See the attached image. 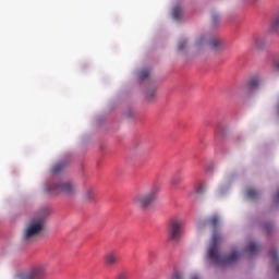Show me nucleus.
<instances>
[{"label":"nucleus","mask_w":279,"mask_h":279,"mask_svg":"<svg viewBox=\"0 0 279 279\" xmlns=\"http://www.w3.org/2000/svg\"><path fill=\"white\" fill-rule=\"evenodd\" d=\"M83 199L85 202H93V199H95V190L87 189L83 194Z\"/></svg>","instance_id":"obj_12"},{"label":"nucleus","mask_w":279,"mask_h":279,"mask_svg":"<svg viewBox=\"0 0 279 279\" xmlns=\"http://www.w3.org/2000/svg\"><path fill=\"white\" fill-rule=\"evenodd\" d=\"M180 16H182V8L175 7L172 10V17L174 19V21H180Z\"/></svg>","instance_id":"obj_15"},{"label":"nucleus","mask_w":279,"mask_h":279,"mask_svg":"<svg viewBox=\"0 0 279 279\" xmlns=\"http://www.w3.org/2000/svg\"><path fill=\"white\" fill-rule=\"evenodd\" d=\"M213 241H214L215 247H217V245H219V243H221V235L215 234L213 238Z\"/></svg>","instance_id":"obj_21"},{"label":"nucleus","mask_w":279,"mask_h":279,"mask_svg":"<svg viewBox=\"0 0 279 279\" xmlns=\"http://www.w3.org/2000/svg\"><path fill=\"white\" fill-rule=\"evenodd\" d=\"M205 259L207 263H210V245H208L206 248Z\"/></svg>","instance_id":"obj_24"},{"label":"nucleus","mask_w":279,"mask_h":279,"mask_svg":"<svg viewBox=\"0 0 279 279\" xmlns=\"http://www.w3.org/2000/svg\"><path fill=\"white\" fill-rule=\"evenodd\" d=\"M246 252H248V254H256V252H258V245H256V243H251L246 250Z\"/></svg>","instance_id":"obj_17"},{"label":"nucleus","mask_w":279,"mask_h":279,"mask_svg":"<svg viewBox=\"0 0 279 279\" xmlns=\"http://www.w3.org/2000/svg\"><path fill=\"white\" fill-rule=\"evenodd\" d=\"M228 49V44L226 40L219 36H211L210 38V54L221 56L223 51Z\"/></svg>","instance_id":"obj_7"},{"label":"nucleus","mask_w":279,"mask_h":279,"mask_svg":"<svg viewBox=\"0 0 279 279\" xmlns=\"http://www.w3.org/2000/svg\"><path fill=\"white\" fill-rule=\"evenodd\" d=\"M218 221H219V219H217V218H213V220H211V222L214 223V226H217Z\"/></svg>","instance_id":"obj_26"},{"label":"nucleus","mask_w":279,"mask_h":279,"mask_svg":"<svg viewBox=\"0 0 279 279\" xmlns=\"http://www.w3.org/2000/svg\"><path fill=\"white\" fill-rule=\"evenodd\" d=\"M275 65L279 69V61Z\"/></svg>","instance_id":"obj_29"},{"label":"nucleus","mask_w":279,"mask_h":279,"mask_svg":"<svg viewBox=\"0 0 279 279\" xmlns=\"http://www.w3.org/2000/svg\"><path fill=\"white\" fill-rule=\"evenodd\" d=\"M258 86H260V78H251L247 83V88H250V90H256Z\"/></svg>","instance_id":"obj_13"},{"label":"nucleus","mask_w":279,"mask_h":279,"mask_svg":"<svg viewBox=\"0 0 279 279\" xmlns=\"http://www.w3.org/2000/svg\"><path fill=\"white\" fill-rule=\"evenodd\" d=\"M272 258H278V255H277V254H274V255H272Z\"/></svg>","instance_id":"obj_28"},{"label":"nucleus","mask_w":279,"mask_h":279,"mask_svg":"<svg viewBox=\"0 0 279 279\" xmlns=\"http://www.w3.org/2000/svg\"><path fill=\"white\" fill-rule=\"evenodd\" d=\"M206 193V183L198 182L194 185L193 190L189 193L190 199L192 202H199L202 196Z\"/></svg>","instance_id":"obj_8"},{"label":"nucleus","mask_w":279,"mask_h":279,"mask_svg":"<svg viewBox=\"0 0 279 279\" xmlns=\"http://www.w3.org/2000/svg\"><path fill=\"white\" fill-rule=\"evenodd\" d=\"M277 271H279V264L277 265Z\"/></svg>","instance_id":"obj_31"},{"label":"nucleus","mask_w":279,"mask_h":279,"mask_svg":"<svg viewBox=\"0 0 279 279\" xmlns=\"http://www.w3.org/2000/svg\"><path fill=\"white\" fill-rule=\"evenodd\" d=\"M130 278V275H128V272L125 271H121L117 275L116 279H128Z\"/></svg>","instance_id":"obj_22"},{"label":"nucleus","mask_w":279,"mask_h":279,"mask_svg":"<svg viewBox=\"0 0 279 279\" xmlns=\"http://www.w3.org/2000/svg\"><path fill=\"white\" fill-rule=\"evenodd\" d=\"M247 195L251 199H256V197H258V192H256L254 189H250L247 191Z\"/></svg>","instance_id":"obj_19"},{"label":"nucleus","mask_w":279,"mask_h":279,"mask_svg":"<svg viewBox=\"0 0 279 279\" xmlns=\"http://www.w3.org/2000/svg\"><path fill=\"white\" fill-rule=\"evenodd\" d=\"M66 167H69V162L61 160L52 166L51 171L52 173H62Z\"/></svg>","instance_id":"obj_11"},{"label":"nucleus","mask_w":279,"mask_h":279,"mask_svg":"<svg viewBox=\"0 0 279 279\" xmlns=\"http://www.w3.org/2000/svg\"><path fill=\"white\" fill-rule=\"evenodd\" d=\"M140 80H147L149 77V69H144L140 72Z\"/></svg>","instance_id":"obj_18"},{"label":"nucleus","mask_w":279,"mask_h":279,"mask_svg":"<svg viewBox=\"0 0 279 279\" xmlns=\"http://www.w3.org/2000/svg\"><path fill=\"white\" fill-rule=\"evenodd\" d=\"M48 268L49 263L39 262L33 265L27 272L21 275L20 279H43L47 276Z\"/></svg>","instance_id":"obj_5"},{"label":"nucleus","mask_w":279,"mask_h":279,"mask_svg":"<svg viewBox=\"0 0 279 279\" xmlns=\"http://www.w3.org/2000/svg\"><path fill=\"white\" fill-rule=\"evenodd\" d=\"M49 208H43L38 211L37 216L33 218L24 230V241H29V239H36L45 232V223H47V218L49 217Z\"/></svg>","instance_id":"obj_1"},{"label":"nucleus","mask_w":279,"mask_h":279,"mask_svg":"<svg viewBox=\"0 0 279 279\" xmlns=\"http://www.w3.org/2000/svg\"><path fill=\"white\" fill-rule=\"evenodd\" d=\"M240 257L241 255L239 254V251H236V248L231 250V253L225 258L219 256V252L215 250L211 251L210 254L211 264L218 265V267H227V265H232L236 263Z\"/></svg>","instance_id":"obj_3"},{"label":"nucleus","mask_w":279,"mask_h":279,"mask_svg":"<svg viewBox=\"0 0 279 279\" xmlns=\"http://www.w3.org/2000/svg\"><path fill=\"white\" fill-rule=\"evenodd\" d=\"M253 45H254V47H256V49H262V47L265 46V38H263L260 36H255L253 38Z\"/></svg>","instance_id":"obj_14"},{"label":"nucleus","mask_w":279,"mask_h":279,"mask_svg":"<svg viewBox=\"0 0 279 279\" xmlns=\"http://www.w3.org/2000/svg\"><path fill=\"white\" fill-rule=\"evenodd\" d=\"M104 262L107 267H114L119 263V254L117 251H109L105 254Z\"/></svg>","instance_id":"obj_9"},{"label":"nucleus","mask_w":279,"mask_h":279,"mask_svg":"<svg viewBox=\"0 0 279 279\" xmlns=\"http://www.w3.org/2000/svg\"><path fill=\"white\" fill-rule=\"evenodd\" d=\"M154 92H146L147 99H154Z\"/></svg>","instance_id":"obj_25"},{"label":"nucleus","mask_w":279,"mask_h":279,"mask_svg":"<svg viewBox=\"0 0 279 279\" xmlns=\"http://www.w3.org/2000/svg\"><path fill=\"white\" fill-rule=\"evenodd\" d=\"M172 186H178L179 184H182V179L180 177H173L171 180Z\"/></svg>","instance_id":"obj_20"},{"label":"nucleus","mask_w":279,"mask_h":279,"mask_svg":"<svg viewBox=\"0 0 279 279\" xmlns=\"http://www.w3.org/2000/svg\"><path fill=\"white\" fill-rule=\"evenodd\" d=\"M46 191L50 195H60V193H64V195H75L77 193V187L70 181L52 180L47 184Z\"/></svg>","instance_id":"obj_2"},{"label":"nucleus","mask_w":279,"mask_h":279,"mask_svg":"<svg viewBox=\"0 0 279 279\" xmlns=\"http://www.w3.org/2000/svg\"><path fill=\"white\" fill-rule=\"evenodd\" d=\"M279 199V193H278V195L276 196V201H278Z\"/></svg>","instance_id":"obj_30"},{"label":"nucleus","mask_w":279,"mask_h":279,"mask_svg":"<svg viewBox=\"0 0 279 279\" xmlns=\"http://www.w3.org/2000/svg\"><path fill=\"white\" fill-rule=\"evenodd\" d=\"M185 47H186V40L180 41L178 45L179 51H184Z\"/></svg>","instance_id":"obj_23"},{"label":"nucleus","mask_w":279,"mask_h":279,"mask_svg":"<svg viewBox=\"0 0 279 279\" xmlns=\"http://www.w3.org/2000/svg\"><path fill=\"white\" fill-rule=\"evenodd\" d=\"M208 226H210V220H208V219H201L197 222V228L199 230H204V228H208Z\"/></svg>","instance_id":"obj_16"},{"label":"nucleus","mask_w":279,"mask_h":279,"mask_svg":"<svg viewBox=\"0 0 279 279\" xmlns=\"http://www.w3.org/2000/svg\"><path fill=\"white\" fill-rule=\"evenodd\" d=\"M191 279H202V278H199V276H197V275H193V276L191 277Z\"/></svg>","instance_id":"obj_27"},{"label":"nucleus","mask_w":279,"mask_h":279,"mask_svg":"<svg viewBox=\"0 0 279 279\" xmlns=\"http://www.w3.org/2000/svg\"><path fill=\"white\" fill-rule=\"evenodd\" d=\"M158 199V187H153L150 191L144 194H137L133 198V204L137 206V208H149V205Z\"/></svg>","instance_id":"obj_4"},{"label":"nucleus","mask_w":279,"mask_h":279,"mask_svg":"<svg viewBox=\"0 0 279 279\" xmlns=\"http://www.w3.org/2000/svg\"><path fill=\"white\" fill-rule=\"evenodd\" d=\"M184 221L179 218L170 219L168 223V236L170 241L178 243L182 239Z\"/></svg>","instance_id":"obj_6"},{"label":"nucleus","mask_w":279,"mask_h":279,"mask_svg":"<svg viewBox=\"0 0 279 279\" xmlns=\"http://www.w3.org/2000/svg\"><path fill=\"white\" fill-rule=\"evenodd\" d=\"M221 27V15L217 11H211V16H210V29L211 31H217Z\"/></svg>","instance_id":"obj_10"}]
</instances>
